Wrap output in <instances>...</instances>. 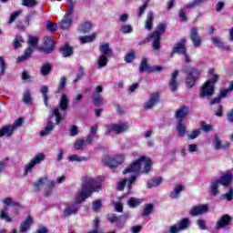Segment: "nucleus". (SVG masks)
I'll return each instance as SVG.
<instances>
[{"mask_svg": "<svg viewBox=\"0 0 233 233\" xmlns=\"http://www.w3.org/2000/svg\"><path fill=\"white\" fill-rule=\"evenodd\" d=\"M99 180L91 177H86L82 183V187L78 189L76 195V203H83V201L88 199L94 192L99 190Z\"/></svg>", "mask_w": 233, "mask_h": 233, "instance_id": "obj_1", "label": "nucleus"}, {"mask_svg": "<svg viewBox=\"0 0 233 233\" xmlns=\"http://www.w3.org/2000/svg\"><path fill=\"white\" fill-rule=\"evenodd\" d=\"M152 170V159L142 156L137 161L129 165L123 174H148Z\"/></svg>", "mask_w": 233, "mask_h": 233, "instance_id": "obj_2", "label": "nucleus"}, {"mask_svg": "<svg viewBox=\"0 0 233 233\" xmlns=\"http://www.w3.org/2000/svg\"><path fill=\"white\" fill-rule=\"evenodd\" d=\"M167 32V24L160 23L156 30L149 35V39L153 40V50H160L161 48V35Z\"/></svg>", "mask_w": 233, "mask_h": 233, "instance_id": "obj_3", "label": "nucleus"}, {"mask_svg": "<svg viewBox=\"0 0 233 233\" xmlns=\"http://www.w3.org/2000/svg\"><path fill=\"white\" fill-rule=\"evenodd\" d=\"M185 73L187 74L186 78V85L187 88H192L196 85V81L199 79L203 70L200 68H196L192 66H187L185 69Z\"/></svg>", "mask_w": 233, "mask_h": 233, "instance_id": "obj_4", "label": "nucleus"}, {"mask_svg": "<svg viewBox=\"0 0 233 233\" xmlns=\"http://www.w3.org/2000/svg\"><path fill=\"white\" fill-rule=\"evenodd\" d=\"M46 185V196L48 197L50 194H52V190L54 187L56 186V182L53 180H48V177H44L40 179H38L35 184H34V190L35 192H39L41 190V187H44Z\"/></svg>", "mask_w": 233, "mask_h": 233, "instance_id": "obj_5", "label": "nucleus"}, {"mask_svg": "<svg viewBox=\"0 0 233 233\" xmlns=\"http://www.w3.org/2000/svg\"><path fill=\"white\" fill-rule=\"evenodd\" d=\"M105 127L106 134L107 135L110 134L111 132L116 135L125 134V132H128V128H130L128 123H113L111 125L105 126Z\"/></svg>", "mask_w": 233, "mask_h": 233, "instance_id": "obj_6", "label": "nucleus"}, {"mask_svg": "<svg viewBox=\"0 0 233 233\" xmlns=\"http://www.w3.org/2000/svg\"><path fill=\"white\" fill-rule=\"evenodd\" d=\"M215 86L214 84L210 81H207L200 87L199 97H206L207 99H212V96H214Z\"/></svg>", "mask_w": 233, "mask_h": 233, "instance_id": "obj_7", "label": "nucleus"}, {"mask_svg": "<svg viewBox=\"0 0 233 233\" xmlns=\"http://www.w3.org/2000/svg\"><path fill=\"white\" fill-rule=\"evenodd\" d=\"M125 161V157L123 156H116V157H106L103 158V163L106 165L109 168H116V167H119Z\"/></svg>", "mask_w": 233, "mask_h": 233, "instance_id": "obj_8", "label": "nucleus"}, {"mask_svg": "<svg viewBox=\"0 0 233 233\" xmlns=\"http://www.w3.org/2000/svg\"><path fill=\"white\" fill-rule=\"evenodd\" d=\"M56 46V38L54 36H45L44 46L41 47L42 52L45 54H52Z\"/></svg>", "mask_w": 233, "mask_h": 233, "instance_id": "obj_9", "label": "nucleus"}, {"mask_svg": "<svg viewBox=\"0 0 233 233\" xmlns=\"http://www.w3.org/2000/svg\"><path fill=\"white\" fill-rule=\"evenodd\" d=\"M232 223V217L228 214L222 215L221 218L217 221L215 225L216 230H221L226 227H229Z\"/></svg>", "mask_w": 233, "mask_h": 233, "instance_id": "obj_10", "label": "nucleus"}, {"mask_svg": "<svg viewBox=\"0 0 233 233\" xmlns=\"http://www.w3.org/2000/svg\"><path fill=\"white\" fill-rule=\"evenodd\" d=\"M137 179V177L136 176H131L129 177V179L127 178H123L122 180H120L117 184V190H125V185H127V190L128 192H130L132 190V185H134V182Z\"/></svg>", "mask_w": 233, "mask_h": 233, "instance_id": "obj_11", "label": "nucleus"}, {"mask_svg": "<svg viewBox=\"0 0 233 233\" xmlns=\"http://www.w3.org/2000/svg\"><path fill=\"white\" fill-rule=\"evenodd\" d=\"M137 179V177L136 176H131L129 177V179L127 178H123L122 180H120L117 184V190H125V185H127V190L128 192H130L132 190V185H134V182Z\"/></svg>", "mask_w": 233, "mask_h": 233, "instance_id": "obj_12", "label": "nucleus"}, {"mask_svg": "<svg viewBox=\"0 0 233 233\" xmlns=\"http://www.w3.org/2000/svg\"><path fill=\"white\" fill-rule=\"evenodd\" d=\"M208 212V205H198V206H194L191 208L189 210V214L193 217L196 218L198 216H203V214H207Z\"/></svg>", "mask_w": 233, "mask_h": 233, "instance_id": "obj_13", "label": "nucleus"}, {"mask_svg": "<svg viewBox=\"0 0 233 233\" xmlns=\"http://www.w3.org/2000/svg\"><path fill=\"white\" fill-rule=\"evenodd\" d=\"M190 108L188 106H180L175 112V117L177 121H182L188 116Z\"/></svg>", "mask_w": 233, "mask_h": 233, "instance_id": "obj_14", "label": "nucleus"}, {"mask_svg": "<svg viewBox=\"0 0 233 233\" xmlns=\"http://www.w3.org/2000/svg\"><path fill=\"white\" fill-rule=\"evenodd\" d=\"M159 103V93H153L149 96L148 101H147L144 105V108L146 110H150L156 106Z\"/></svg>", "mask_w": 233, "mask_h": 233, "instance_id": "obj_15", "label": "nucleus"}, {"mask_svg": "<svg viewBox=\"0 0 233 233\" xmlns=\"http://www.w3.org/2000/svg\"><path fill=\"white\" fill-rule=\"evenodd\" d=\"M59 26L62 30H68L72 26V11L66 13L63 19L59 22Z\"/></svg>", "mask_w": 233, "mask_h": 233, "instance_id": "obj_16", "label": "nucleus"}, {"mask_svg": "<svg viewBox=\"0 0 233 233\" xmlns=\"http://www.w3.org/2000/svg\"><path fill=\"white\" fill-rule=\"evenodd\" d=\"M177 76H179V71L177 70L171 73L169 80V88L171 92H177V88L179 87V85L177 84Z\"/></svg>", "mask_w": 233, "mask_h": 233, "instance_id": "obj_17", "label": "nucleus"}, {"mask_svg": "<svg viewBox=\"0 0 233 233\" xmlns=\"http://www.w3.org/2000/svg\"><path fill=\"white\" fill-rule=\"evenodd\" d=\"M189 37L195 46H201V37H199V33H198V27L190 29Z\"/></svg>", "mask_w": 233, "mask_h": 233, "instance_id": "obj_18", "label": "nucleus"}, {"mask_svg": "<svg viewBox=\"0 0 233 233\" xmlns=\"http://www.w3.org/2000/svg\"><path fill=\"white\" fill-rule=\"evenodd\" d=\"M79 208L80 207L77 204L68 205L65 208L63 214L65 218H70V216H74V214H77V212L79 211Z\"/></svg>", "mask_w": 233, "mask_h": 233, "instance_id": "obj_19", "label": "nucleus"}, {"mask_svg": "<svg viewBox=\"0 0 233 233\" xmlns=\"http://www.w3.org/2000/svg\"><path fill=\"white\" fill-rule=\"evenodd\" d=\"M32 223H34V219L32 218V216L28 215L25 220L20 224L19 232H28V230H30V227H32Z\"/></svg>", "mask_w": 233, "mask_h": 233, "instance_id": "obj_20", "label": "nucleus"}, {"mask_svg": "<svg viewBox=\"0 0 233 233\" xmlns=\"http://www.w3.org/2000/svg\"><path fill=\"white\" fill-rule=\"evenodd\" d=\"M70 103V100L68 99V96L66 94H62L60 96V100L58 102V106L62 112H66L68 110V104Z\"/></svg>", "mask_w": 233, "mask_h": 233, "instance_id": "obj_21", "label": "nucleus"}, {"mask_svg": "<svg viewBox=\"0 0 233 233\" xmlns=\"http://www.w3.org/2000/svg\"><path fill=\"white\" fill-rule=\"evenodd\" d=\"M185 43H187V39L185 38L180 39V41L174 46L173 47L174 52L179 55L185 54L187 52V47H185Z\"/></svg>", "mask_w": 233, "mask_h": 233, "instance_id": "obj_22", "label": "nucleus"}, {"mask_svg": "<svg viewBox=\"0 0 233 233\" xmlns=\"http://www.w3.org/2000/svg\"><path fill=\"white\" fill-rule=\"evenodd\" d=\"M232 174H226L220 177L217 181L218 182V185H222V187H228V185L232 183Z\"/></svg>", "mask_w": 233, "mask_h": 233, "instance_id": "obj_23", "label": "nucleus"}, {"mask_svg": "<svg viewBox=\"0 0 233 233\" xmlns=\"http://www.w3.org/2000/svg\"><path fill=\"white\" fill-rule=\"evenodd\" d=\"M14 127L12 125L5 126L2 128H0V137H3V136H7V137H10L14 135Z\"/></svg>", "mask_w": 233, "mask_h": 233, "instance_id": "obj_24", "label": "nucleus"}, {"mask_svg": "<svg viewBox=\"0 0 233 233\" xmlns=\"http://www.w3.org/2000/svg\"><path fill=\"white\" fill-rule=\"evenodd\" d=\"M98 48L101 52V56H106L107 57L112 56V48H110V45L108 43L100 45Z\"/></svg>", "mask_w": 233, "mask_h": 233, "instance_id": "obj_25", "label": "nucleus"}, {"mask_svg": "<svg viewBox=\"0 0 233 233\" xmlns=\"http://www.w3.org/2000/svg\"><path fill=\"white\" fill-rule=\"evenodd\" d=\"M54 127H55L54 122L49 121V122L46 124V127L44 128V130H42V131L40 132V137H46V136H49V134L52 133V130H54Z\"/></svg>", "mask_w": 233, "mask_h": 233, "instance_id": "obj_26", "label": "nucleus"}, {"mask_svg": "<svg viewBox=\"0 0 233 233\" xmlns=\"http://www.w3.org/2000/svg\"><path fill=\"white\" fill-rule=\"evenodd\" d=\"M177 131L178 134V137H185V134H187V126H185L182 121H177Z\"/></svg>", "mask_w": 233, "mask_h": 233, "instance_id": "obj_27", "label": "nucleus"}, {"mask_svg": "<svg viewBox=\"0 0 233 233\" xmlns=\"http://www.w3.org/2000/svg\"><path fill=\"white\" fill-rule=\"evenodd\" d=\"M183 188H185V186L182 185L175 187L174 189L171 191L169 198H171L172 199H177L181 192H183Z\"/></svg>", "mask_w": 233, "mask_h": 233, "instance_id": "obj_28", "label": "nucleus"}, {"mask_svg": "<svg viewBox=\"0 0 233 233\" xmlns=\"http://www.w3.org/2000/svg\"><path fill=\"white\" fill-rule=\"evenodd\" d=\"M139 72H147V74H150V66H148V59L143 57L141 59V62L139 64Z\"/></svg>", "mask_w": 233, "mask_h": 233, "instance_id": "obj_29", "label": "nucleus"}, {"mask_svg": "<svg viewBox=\"0 0 233 233\" xmlns=\"http://www.w3.org/2000/svg\"><path fill=\"white\" fill-rule=\"evenodd\" d=\"M163 182V177H156L151 179L147 183V188H154L155 187H159L161 183Z\"/></svg>", "mask_w": 233, "mask_h": 233, "instance_id": "obj_30", "label": "nucleus"}, {"mask_svg": "<svg viewBox=\"0 0 233 233\" xmlns=\"http://www.w3.org/2000/svg\"><path fill=\"white\" fill-rule=\"evenodd\" d=\"M153 23H154V13L148 12L146 24H145L146 30H152Z\"/></svg>", "mask_w": 233, "mask_h": 233, "instance_id": "obj_31", "label": "nucleus"}, {"mask_svg": "<svg viewBox=\"0 0 233 233\" xmlns=\"http://www.w3.org/2000/svg\"><path fill=\"white\" fill-rule=\"evenodd\" d=\"M33 52H34V50H32L31 47L25 49V54L23 56H20L17 57L16 63H23V61H26V59H28V57H30V56H32Z\"/></svg>", "mask_w": 233, "mask_h": 233, "instance_id": "obj_32", "label": "nucleus"}, {"mask_svg": "<svg viewBox=\"0 0 233 233\" xmlns=\"http://www.w3.org/2000/svg\"><path fill=\"white\" fill-rule=\"evenodd\" d=\"M211 41H212L213 45H215V46H217L218 48H223V50H230V46H225V44H223V42H221V39H219L218 37L211 38Z\"/></svg>", "mask_w": 233, "mask_h": 233, "instance_id": "obj_33", "label": "nucleus"}, {"mask_svg": "<svg viewBox=\"0 0 233 233\" xmlns=\"http://www.w3.org/2000/svg\"><path fill=\"white\" fill-rule=\"evenodd\" d=\"M60 52L63 56V57H70L74 54V49L70 47L69 46H64L60 48Z\"/></svg>", "mask_w": 233, "mask_h": 233, "instance_id": "obj_34", "label": "nucleus"}, {"mask_svg": "<svg viewBox=\"0 0 233 233\" xmlns=\"http://www.w3.org/2000/svg\"><path fill=\"white\" fill-rule=\"evenodd\" d=\"M51 116L56 117V125H59L61 123V119H63V116H61V113L59 112V107H55L51 110Z\"/></svg>", "mask_w": 233, "mask_h": 233, "instance_id": "obj_35", "label": "nucleus"}, {"mask_svg": "<svg viewBox=\"0 0 233 233\" xmlns=\"http://www.w3.org/2000/svg\"><path fill=\"white\" fill-rule=\"evenodd\" d=\"M37 43H39V39L36 36L32 35H28L27 45L29 48H35V46H37Z\"/></svg>", "mask_w": 233, "mask_h": 233, "instance_id": "obj_36", "label": "nucleus"}, {"mask_svg": "<svg viewBox=\"0 0 233 233\" xmlns=\"http://www.w3.org/2000/svg\"><path fill=\"white\" fill-rule=\"evenodd\" d=\"M210 194L211 196H217L219 194V184L217 180L211 182Z\"/></svg>", "mask_w": 233, "mask_h": 233, "instance_id": "obj_37", "label": "nucleus"}, {"mask_svg": "<svg viewBox=\"0 0 233 233\" xmlns=\"http://www.w3.org/2000/svg\"><path fill=\"white\" fill-rule=\"evenodd\" d=\"M142 203H143V199L136 198H131L127 201V205H128L131 208H136V207H139V205H141Z\"/></svg>", "mask_w": 233, "mask_h": 233, "instance_id": "obj_38", "label": "nucleus"}, {"mask_svg": "<svg viewBox=\"0 0 233 233\" xmlns=\"http://www.w3.org/2000/svg\"><path fill=\"white\" fill-rule=\"evenodd\" d=\"M68 161H70L71 163H74V161H76V163H81L83 161H86V157H81L79 155H71L67 157Z\"/></svg>", "mask_w": 233, "mask_h": 233, "instance_id": "obj_39", "label": "nucleus"}, {"mask_svg": "<svg viewBox=\"0 0 233 233\" xmlns=\"http://www.w3.org/2000/svg\"><path fill=\"white\" fill-rule=\"evenodd\" d=\"M93 103L96 106H103L105 105V98L101 95H93Z\"/></svg>", "mask_w": 233, "mask_h": 233, "instance_id": "obj_40", "label": "nucleus"}, {"mask_svg": "<svg viewBox=\"0 0 233 233\" xmlns=\"http://www.w3.org/2000/svg\"><path fill=\"white\" fill-rule=\"evenodd\" d=\"M215 72H216V69L214 68L208 69V76H211V78H210L211 85H216V83L219 81V76L214 74Z\"/></svg>", "mask_w": 233, "mask_h": 233, "instance_id": "obj_41", "label": "nucleus"}, {"mask_svg": "<svg viewBox=\"0 0 233 233\" xmlns=\"http://www.w3.org/2000/svg\"><path fill=\"white\" fill-rule=\"evenodd\" d=\"M8 0H2L3 3H6ZM23 6H27V8H34L37 6V2L35 0H22Z\"/></svg>", "mask_w": 233, "mask_h": 233, "instance_id": "obj_42", "label": "nucleus"}, {"mask_svg": "<svg viewBox=\"0 0 233 233\" xmlns=\"http://www.w3.org/2000/svg\"><path fill=\"white\" fill-rule=\"evenodd\" d=\"M50 72H52V65H50V64H44L40 67V74L42 76H48V74H50Z\"/></svg>", "mask_w": 233, "mask_h": 233, "instance_id": "obj_43", "label": "nucleus"}, {"mask_svg": "<svg viewBox=\"0 0 233 233\" xmlns=\"http://www.w3.org/2000/svg\"><path fill=\"white\" fill-rule=\"evenodd\" d=\"M108 65V56L106 55L98 56V68H103Z\"/></svg>", "mask_w": 233, "mask_h": 233, "instance_id": "obj_44", "label": "nucleus"}, {"mask_svg": "<svg viewBox=\"0 0 233 233\" xmlns=\"http://www.w3.org/2000/svg\"><path fill=\"white\" fill-rule=\"evenodd\" d=\"M96 35H97L96 33H93L90 35L80 36L79 37V41L81 43H83V44H85V43H92V41H94V39H96Z\"/></svg>", "mask_w": 233, "mask_h": 233, "instance_id": "obj_45", "label": "nucleus"}, {"mask_svg": "<svg viewBox=\"0 0 233 233\" xmlns=\"http://www.w3.org/2000/svg\"><path fill=\"white\" fill-rule=\"evenodd\" d=\"M86 147V141L83 139H78L75 141L74 148L75 150H83Z\"/></svg>", "mask_w": 233, "mask_h": 233, "instance_id": "obj_46", "label": "nucleus"}, {"mask_svg": "<svg viewBox=\"0 0 233 233\" xmlns=\"http://www.w3.org/2000/svg\"><path fill=\"white\" fill-rule=\"evenodd\" d=\"M7 210V208L0 210V219H5L6 223H12V218H10V216H8V213H6Z\"/></svg>", "mask_w": 233, "mask_h": 233, "instance_id": "obj_47", "label": "nucleus"}, {"mask_svg": "<svg viewBox=\"0 0 233 233\" xmlns=\"http://www.w3.org/2000/svg\"><path fill=\"white\" fill-rule=\"evenodd\" d=\"M154 212V204H147L144 212L142 214L143 218H147V216H150Z\"/></svg>", "mask_w": 233, "mask_h": 233, "instance_id": "obj_48", "label": "nucleus"}, {"mask_svg": "<svg viewBox=\"0 0 233 233\" xmlns=\"http://www.w3.org/2000/svg\"><path fill=\"white\" fill-rule=\"evenodd\" d=\"M41 94L44 98V103L46 106H48V86H44L41 87Z\"/></svg>", "mask_w": 233, "mask_h": 233, "instance_id": "obj_49", "label": "nucleus"}, {"mask_svg": "<svg viewBox=\"0 0 233 233\" xmlns=\"http://www.w3.org/2000/svg\"><path fill=\"white\" fill-rule=\"evenodd\" d=\"M212 145L215 150H221V148H223L221 139L218 136H215Z\"/></svg>", "mask_w": 233, "mask_h": 233, "instance_id": "obj_50", "label": "nucleus"}, {"mask_svg": "<svg viewBox=\"0 0 233 233\" xmlns=\"http://www.w3.org/2000/svg\"><path fill=\"white\" fill-rule=\"evenodd\" d=\"M22 43H25V38L23 36H15L14 41H13V46L14 48H21L23 46L21 45Z\"/></svg>", "mask_w": 233, "mask_h": 233, "instance_id": "obj_51", "label": "nucleus"}, {"mask_svg": "<svg viewBox=\"0 0 233 233\" xmlns=\"http://www.w3.org/2000/svg\"><path fill=\"white\" fill-rule=\"evenodd\" d=\"M92 30V24L90 22H85L81 25L80 31L83 34H88Z\"/></svg>", "mask_w": 233, "mask_h": 233, "instance_id": "obj_52", "label": "nucleus"}, {"mask_svg": "<svg viewBox=\"0 0 233 233\" xmlns=\"http://www.w3.org/2000/svg\"><path fill=\"white\" fill-rule=\"evenodd\" d=\"M5 72H6V62L3 56H0V77L5 76Z\"/></svg>", "mask_w": 233, "mask_h": 233, "instance_id": "obj_53", "label": "nucleus"}, {"mask_svg": "<svg viewBox=\"0 0 233 233\" xmlns=\"http://www.w3.org/2000/svg\"><path fill=\"white\" fill-rule=\"evenodd\" d=\"M205 0H193L191 3L186 5V8L187 10H192V8H196V6H199Z\"/></svg>", "mask_w": 233, "mask_h": 233, "instance_id": "obj_54", "label": "nucleus"}, {"mask_svg": "<svg viewBox=\"0 0 233 233\" xmlns=\"http://www.w3.org/2000/svg\"><path fill=\"white\" fill-rule=\"evenodd\" d=\"M66 88V78L65 76H62L60 78L59 86L56 93L59 94L60 92H63V90H65Z\"/></svg>", "mask_w": 233, "mask_h": 233, "instance_id": "obj_55", "label": "nucleus"}, {"mask_svg": "<svg viewBox=\"0 0 233 233\" xmlns=\"http://www.w3.org/2000/svg\"><path fill=\"white\" fill-rule=\"evenodd\" d=\"M23 101L25 105H30L32 103V95L28 90H26L23 95Z\"/></svg>", "mask_w": 233, "mask_h": 233, "instance_id": "obj_56", "label": "nucleus"}, {"mask_svg": "<svg viewBox=\"0 0 233 233\" xmlns=\"http://www.w3.org/2000/svg\"><path fill=\"white\" fill-rule=\"evenodd\" d=\"M42 161H45V154L44 153H39L37 154L34 159H32V162L35 163V165H39Z\"/></svg>", "mask_w": 233, "mask_h": 233, "instance_id": "obj_57", "label": "nucleus"}, {"mask_svg": "<svg viewBox=\"0 0 233 233\" xmlns=\"http://www.w3.org/2000/svg\"><path fill=\"white\" fill-rule=\"evenodd\" d=\"M188 225H190V220H188V218H184L179 222L178 228H180V230H185L188 228Z\"/></svg>", "mask_w": 233, "mask_h": 233, "instance_id": "obj_58", "label": "nucleus"}, {"mask_svg": "<svg viewBox=\"0 0 233 233\" xmlns=\"http://www.w3.org/2000/svg\"><path fill=\"white\" fill-rule=\"evenodd\" d=\"M132 26L130 25H123L120 26V32L122 34H132Z\"/></svg>", "mask_w": 233, "mask_h": 233, "instance_id": "obj_59", "label": "nucleus"}, {"mask_svg": "<svg viewBox=\"0 0 233 233\" xmlns=\"http://www.w3.org/2000/svg\"><path fill=\"white\" fill-rule=\"evenodd\" d=\"M125 221H127V217L125 216H120L118 217V218H116V227H118V228H123V227L125 226Z\"/></svg>", "mask_w": 233, "mask_h": 233, "instance_id": "obj_60", "label": "nucleus"}, {"mask_svg": "<svg viewBox=\"0 0 233 233\" xmlns=\"http://www.w3.org/2000/svg\"><path fill=\"white\" fill-rule=\"evenodd\" d=\"M178 17L182 23H187V21H188V18L187 17V13H185V10L183 8L179 9Z\"/></svg>", "mask_w": 233, "mask_h": 233, "instance_id": "obj_61", "label": "nucleus"}, {"mask_svg": "<svg viewBox=\"0 0 233 233\" xmlns=\"http://www.w3.org/2000/svg\"><path fill=\"white\" fill-rule=\"evenodd\" d=\"M46 30L48 32H51V34H54V32H56V30H57V24H55L52 22H47Z\"/></svg>", "mask_w": 233, "mask_h": 233, "instance_id": "obj_62", "label": "nucleus"}, {"mask_svg": "<svg viewBox=\"0 0 233 233\" xmlns=\"http://www.w3.org/2000/svg\"><path fill=\"white\" fill-rule=\"evenodd\" d=\"M21 14H23V11L19 10V11H15L14 12L9 19V25H12V23H14V21H15V19H17V17H19V15H21Z\"/></svg>", "mask_w": 233, "mask_h": 233, "instance_id": "obj_63", "label": "nucleus"}, {"mask_svg": "<svg viewBox=\"0 0 233 233\" xmlns=\"http://www.w3.org/2000/svg\"><path fill=\"white\" fill-rule=\"evenodd\" d=\"M223 199H227V201H232L233 198V188L230 187L228 192L222 195Z\"/></svg>", "mask_w": 233, "mask_h": 233, "instance_id": "obj_64", "label": "nucleus"}]
</instances>
